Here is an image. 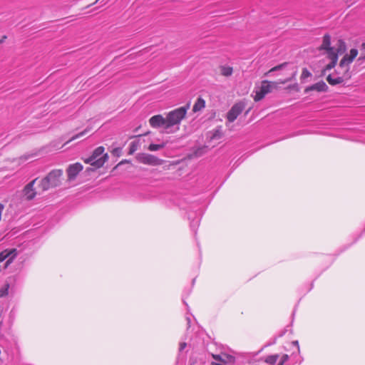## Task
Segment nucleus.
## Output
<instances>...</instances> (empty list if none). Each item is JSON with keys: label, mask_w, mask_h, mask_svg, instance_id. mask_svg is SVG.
Here are the masks:
<instances>
[{"label": "nucleus", "mask_w": 365, "mask_h": 365, "mask_svg": "<svg viewBox=\"0 0 365 365\" xmlns=\"http://www.w3.org/2000/svg\"><path fill=\"white\" fill-rule=\"evenodd\" d=\"M279 356L278 354H272L266 356L264 359H260L257 361L258 365H275L277 364Z\"/></svg>", "instance_id": "15"}, {"label": "nucleus", "mask_w": 365, "mask_h": 365, "mask_svg": "<svg viewBox=\"0 0 365 365\" xmlns=\"http://www.w3.org/2000/svg\"><path fill=\"white\" fill-rule=\"evenodd\" d=\"M359 51L356 48H351L349 53L345 54L341 59L339 65L340 71H336L334 73L327 77V82L331 86L341 84L351 78L349 65L356 58Z\"/></svg>", "instance_id": "1"}, {"label": "nucleus", "mask_w": 365, "mask_h": 365, "mask_svg": "<svg viewBox=\"0 0 365 365\" xmlns=\"http://www.w3.org/2000/svg\"><path fill=\"white\" fill-rule=\"evenodd\" d=\"M293 344H294V345H296V346H299V344H298V341H293Z\"/></svg>", "instance_id": "32"}, {"label": "nucleus", "mask_w": 365, "mask_h": 365, "mask_svg": "<svg viewBox=\"0 0 365 365\" xmlns=\"http://www.w3.org/2000/svg\"><path fill=\"white\" fill-rule=\"evenodd\" d=\"M319 50H324L327 56L335 54L334 53V47L331 46V36L329 34H325L323 36L322 43L319 47Z\"/></svg>", "instance_id": "13"}, {"label": "nucleus", "mask_w": 365, "mask_h": 365, "mask_svg": "<svg viewBox=\"0 0 365 365\" xmlns=\"http://www.w3.org/2000/svg\"><path fill=\"white\" fill-rule=\"evenodd\" d=\"M211 365H233V364H220L217 361H212V362H211Z\"/></svg>", "instance_id": "30"}, {"label": "nucleus", "mask_w": 365, "mask_h": 365, "mask_svg": "<svg viewBox=\"0 0 365 365\" xmlns=\"http://www.w3.org/2000/svg\"><path fill=\"white\" fill-rule=\"evenodd\" d=\"M205 106V101L201 97H199L192 107V111L197 113L200 111Z\"/></svg>", "instance_id": "17"}, {"label": "nucleus", "mask_w": 365, "mask_h": 365, "mask_svg": "<svg viewBox=\"0 0 365 365\" xmlns=\"http://www.w3.org/2000/svg\"><path fill=\"white\" fill-rule=\"evenodd\" d=\"M166 117L164 118L161 115H156L151 117L149 120V123L153 128H159L163 127L165 129H168Z\"/></svg>", "instance_id": "11"}, {"label": "nucleus", "mask_w": 365, "mask_h": 365, "mask_svg": "<svg viewBox=\"0 0 365 365\" xmlns=\"http://www.w3.org/2000/svg\"><path fill=\"white\" fill-rule=\"evenodd\" d=\"M359 52L360 54L359 56L356 58V63L361 65L365 61V42L361 44Z\"/></svg>", "instance_id": "19"}, {"label": "nucleus", "mask_w": 365, "mask_h": 365, "mask_svg": "<svg viewBox=\"0 0 365 365\" xmlns=\"http://www.w3.org/2000/svg\"><path fill=\"white\" fill-rule=\"evenodd\" d=\"M135 150H136V148H135L134 143H133L130 146V153H133Z\"/></svg>", "instance_id": "27"}, {"label": "nucleus", "mask_w": 365, "mask_h": 365, "mask_svg": "<svg viewBox=\"0 0 365 365\" xmlns=\"http://www.w3.org/2000/svg\"><path fill=\"white\" fill-rule=\"evenodd\" d=\"M87 132H88V130L86 129L83 131H82V132L75 135L69 140H68L64 145L68 144L69 142H71V141H73V140H76V139H77V138H78L80 137L83 136Z\"/></svg>", "instance_id": "25"}, {"label": "nucleus", "mask_w": 365, "mask_h": 365, "mask_svg": "<svg viewBox=\"0 0 365 365\" xmlns=\"http://www.w3.org/2000/svg\"><path fill=\"white\" fill-rule=\"evenodd\" d=\"M327 89H328V86H327V84L324 81H321L317 82L310 86L307 87L304 89V92L309 93L312 91H316L317 92H323V91H327Z\"/></svg>", "instance_id": "14"}, {"label": "nucleus", "mask_w": 365, "mask_h": 365, "mask_svg": "<svg viewBox=\"0 0 365 365\" xmlns=\"http://www.w3.org/2000/svg\"><path fill=\"white\" fill-rule=\"evenodd\" d=\"M6 38V36H4L1 39H0V44L4 42V39Z\"/></svg>", "instance_id": "31"}, {"label": "nucleus", "mask_w": 365, "mask_h": 365, "mask_svg": "<svg viewBox=\"0 0 365 365\" xmlns=\"http://www.w3.org/2000/svg\"><path fill=\"white\" fill-rule=\"evenodd\" d=\"M100 0H96L93 4H96L98 1H99Z\"/></svg>", "instance_id": "33"}, {"label": "nucleus", "mask_w": 365, "mask_h": 365, "mask_svg": "<svg viewBox=\"0 0 365 365\" xmlns=\"http://www.w3.org/2000/svg\"><path fill=\"white\" fill-rule=\"evenodd\" d=\"M108 160V155L105 153V148L99 146L93 151L90 157L83 159V162L90 164L96 170L102 168Z\"/></svg>", "instance_id": "4"}, {"label": "nucleus", "mask_w": 365, "mask_h": 365, "mask_svg": "<svg viewBox=\"0 0 365 365\" xmlns=\"http://www.w3.org/2000/svg\"><path fill=\"white\" fill-rule=\"evenodd\" d=\"M327 56L331 60V62L326 66L324 71L331 70L334 68L338 61V57H336V54H331Z\"/></svg>", "instance_id": "18"}, {"label": "nucleus", "mask_w": 365, "mask_h": 365, "mask_svg": "<svg viewBox=\"0 0 365 365\" xmlns=\"http://www.w3.org/2000/svg\"><path fill=\"white\" fill-rule=\"evenodd\" d=\"M288 359L289 356L287 354H283L278 361L277 365H284V362L287 361Z\"/></svg>", "instance_id": "26"}, {"label": "nucleus", "mask_w": 365, "mask_h": 365, "mask_svg": "<svg viewBox=\"0 0 365 365\" xmlns=\"http://www.w3.org/2000/svg\"><path fill=\"white\" fill-rule=\"evenodd\" d=\"M83 169V166L80 163H75L68 166L66 169L67 180L69 182L76 180L77 175Z\"/></svg>", "instance_id": "8"}, {"label": "nucleus", "mask_w": 365, "mask_h": 365, "mask_svg": "<svg viewBox=\"0 0 365 365\" xmlns=\"http://www.w3.org/2000/svg\"><path fill=\"white\" fill-rule=\"evenodd\" d=\"M220 73L223 76H226V77L232 76V74L233 73V68L231 66H222L220 67Z\"/></svg>", "instance_id": "20"}, {"label": "nucleus", "mask_w": 365, "mask_h": 365, "mask_svg": "<svg viewBox=\"0 0 365 365\" xmlns=\"http://www.w3.org/2000/svg\"><path fill=\"white\" fill-rule=\"evenodd\" d=\"M333 47L334 53L336 54V57H338L339 55L344 53L346 50V43L342 39H338L335 46Z\"/></svg>", "instance_id": "16"}, {"label": "nucleus", "mask_w": 365, "mask_h": 365, "mask_svg": "<svg viewBox=\"0 0 365 365\" xmlns=\"http://www.w3.org/2000/svg\"><path fill=\"white\" fill-rule=\"evenodd\" d=\"M245 108V102L239 101L235 103L227 113L226 118L227 122H234L237 118V117L242 113Z\"/></svg>", "instance_id": "6"}, {"label": "nucleus", "mask_w": 365, "mask_h": 365, "mask_svg": "<svg viewBox=\"0 0 365 365\" xmlns=\"http://www.w3.org/2000/svg\"><path fill=\"white\" fill-rule=\"evenodd\" d=\"M63 172L61 169H55L38 181V187L42 192L59 186L61 184Z\"/></svg>", "instance_id": "3"}, {"label": "nucleus", "mask_w": 365, "mask_h": 365, "mask_svg": "<svg viewBox=\"0 0 365 365\" xmlns=\"http://www.w3.org/2000/svg\"><path fill=\"white\" fill-rule=\"evenodd\" d=\"M288 88L295 89V90L297 91L298 90V86H297V84H294L293 86H289Z\"/></svg>", "instance_id": "29"}, {"label": "nucleus", "mask_w": 365, "mask_h": 365, "mask_svg": "<svg viewBox=\"0 0 365 365\" xmlns=\"http://www.w3.org/2000/svg\"><path fill=\"white\" fill-rule=\"evenodd\" d=\"M295 76L296 72H294L284 78L279 79L278 81H262L260 86L254 91V95L252 96L254 101H260L267 94L271 93L273 89L277 88L278 84H285L294 79Z\"/></svg>", "instance_id": "2"}, {"label": "nucleus", "mask_w": 365, "mask_h": 365, "mask_svg": "<svg viewBox=\"0 0 365 365\" xmlns=\"http://www.w3.org/2000/svg\"><path fill=\"white\" fill-rule=\"evenodd\" d=\"M310 76H312L311 72L307 68H304L302 71V73L300 76L301 81H303L304 80Z\"/></svg>", "instance_id": "22"}, {"label": "nucleus", "mask_w": 365, "mask_h": 365, "mask_svg": "<svg viewBox=\"0 0 365 365\" xmlns=\"http://www.w3.org/2000/svg\"><path fill=\"white\" fill-rule=\"evenodd\" d=\"M190 104L176 108L169 112L166 115L167 127L170 128L180 124L182 119L186 116L187 111L189 109Z\"/></svg>", "instance_id": "5"}, {"label": "nucleus", "mask_w": 365, "mask_h": 365, "mask_svg": "<svg viewBox=\"0 0 365 365\" xmlns=\"http://www.w3.org/2000/svg\"><path fill=\"white\" fill-rule=\"evenodd\" d=\"M212 357L215 361L222 364H234L235 363V358L225 353H220L219 354H212Z\"/></svg>", "instance_id": "10"}, {"label": "nucleus", "mask_w": 365, "mask_h": 365, "mask_svg": "<svg viewBox=\"0 0 365 365\" xmlns=\"http://www.w3.org/2000/svg\"><path fill=\"white\" fill-rule=\"evenodd\" d=\"M294 71H293V73H294ZM290 74H291V73H287L286 71H284L283 73H281V75L283 76V78H286L287 76H289Z\"/></svg>", "instance_id": "28"}, {"label": "nucleus", "mask_w": 365, "mask_h": 365, "mask_svg": "<svg viewBox=\"0 0 365 365\" xmlns=\"http://www.w3.org/2000/svg\"><path fill=\"white\" fill-rule=\"evenodd\" d=\"M38 180V178H35L24 187L22 192L26 200H32L37 195V192L34 189V185Z\"/></svg>", "instance_id": "9"}, {"label": "nucleus", "mask_w": 365, "mask_h": 365, "mask_svg": "<svg viewBox=\"0 0 365 365\" xmlns=\"http://www.w3.org/2000/svg\"><path fill=\"white\" fill-rule=\"evenodd\" d=\"M9 284H6L1 289H0V298L8 294Z\"/></svg>", "instance_id": "24"}, {"label": "nucleus", "mask_w": 365, "mask_h": 365, "mask_svg": "<svg viewBox=\"0 0 365 365\" xmlns=\"http://www.w3.org/2000/svg\"><path fill=\"white\" fill-rule=\"evenodd\" d=\"M164 146V144H150L148 146V150H149L150 151H157L160 149L163 148Z\"/></svg>", "instance_id": "23"}, {"label": "nucleus", "mask_w": 365, "mask_h": 365, "mask_svg": "<svg viewBox=\"0 0 365 365\" xmlns=\"http://www.w3.org/2000/svg\"><path fill=\"white\" fill-rule=\"evenodd\" d=\"M138 160L145 165L153 166L160 165L163 163L164 160L160 159L153 155L144 153L138 157Z\"/></svg>", "instance_id": "7"}, {"label": "nucleus", "mask_w": 365, "mask_h": 365, "mask_svg": "<svg viewBox=\"0 0 365 365\" xmlns=\"http://www.w3.org/2000/svg\"><path fill=\"white\" fill-rule=\"evenodd\" d=\"M17 255L16 249L5 250L0 252V262H3L6 259H9L6 262V267L12 262L13 259Z\"/></svg>", "instance_id": "12"}, {"label": "nucleus", "mask_w": 365, "mask_h": 365, "mask_svg": "<svg viewBox=\"0 0 365 365\" xmlns=\"http://www.w3.org/2000/svg\"><path fill=\"white\" fill-rule=\"evenodd\" d=\"M288 63H282L279 65H277L273 68H272L271 69H269L267 73H265V76H268L269 74H270L272 72H274V71H282L283 69H284L287 66Z\"/></svg>", "instance_id": "21"}]
</instances>
